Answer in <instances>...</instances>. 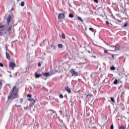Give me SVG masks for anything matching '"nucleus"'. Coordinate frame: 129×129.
<instances>
[{
	"mask_svg": "<svg viewBox=\"0 0 129 129\" xmlns=\"http://www.w3.org/2000/svg\"><path fill=\"white\" fill-rule=\"evenodd\" d=\"M89 30H90V31H91V32H94V31H93V28H89Z\"/></svg>",
	"mask_w": 129,
	"mask_h": 129,
	"instance_id": "obj_24",
	"label": "nucleus"
},
{
	"mask_svg": "<svg viewBox=\"0 0 129 129\" xmlns=\"http://www.w3.org/2000/svg\"><path fill=\"white\" fill-rule=\"evenodd\" d=\"M6 54L7 59H8V60H10V59H11V56L8 52H6Z\"/></svg>",
	"mask_w": 129,
	"mask_h": 129,
	"instance_id": "obj_11",
	"label": "nucleus"
},
{
	"mask_svg": "<svg viewBox=\"0 0 129 129\" xmlns=\"http://www.w3.org/2000/svg\"><path fill=\"white\" fill-rule=\"evenodd\" d=\"M9 68H11L12 70H14V68L15 67H17V64H16V63L13 61H11L9 63Z\"/></svg>",
	"mask_w": 129,
	"mask_h": 129,
	"instance_id": "obj_4",
	"label": "nucleus"
},
{
	"mask_svg": "<svg viewBox=\"0 0 129 129\" xmlns=\"http://www.w3.org/2000/svg\"><path fill=\"white\" fill-rule=\"evenodd\" d=\"M119 129H125V128L124 126H123V125H121L119 126Z\"/></svg>",
	"mask_w": 129,
	"mask_h": 129,
	"instance_id": "obj_18",
	"label": "nucleus"
},
{
	"mask_svg": "<svg viewBox=\"0 0 129 129\" xmlns=\"http://www.w3.org/2000/svg\"><path fill=\"white\" fill-rule=\"evenodd\" d=\"M35 76L36 78H39L40 77L42 76V75L38 74L37 73H35Z\"/></svg>",
	"mask_w": 129,
	"mask_h": 129,
	"instance_id": "obj_12",
	"label": "nucleus"
},
{
	"mask_svg": "<svg viewBox=\"0 0 129 129\" xmlns=\"http://www.w3.org/2000/svg\"><path fill=\"white\" fill-rule=\"evenodd\" d=\"M42 75L45 77H49V76H50V74L49 73H42Z\"/></svg>",
	"mask_w": 129,
	"mask_h": 129,
	"instance_id": "obj_10",
	"label": "nucleus"
},
{
	"mask_svg": "<svg viewBox=\"0 0 129 129\" xmlns=\"http://www.w3.org/2000/svg\"><path fill=\"white\" fill-rule=\"evenodd\" d=\"M94 58H96V56H94Z\"/></svg>",
	"mask_w": 129,
	"mask_h": 129,
	"instance_id": "obj_39",
	"label": "nucleus"
},
{
	"mask_svg": "<svg viewBox=\"0 0 129 129\" xmlns=\"http://www.w3.org/2000/svg\"><path fill=\"white\" fill-rule=\"evenodd\" d=\"M87 98H89L90 97V95H88L87 96Z\"/></svg>",
	"mask_w": 129,
	"mask_h": 129,
	"instance_id": "obj_35",
	"label": "nucleus"
},
{
	"mask_svg": "<svg viewBox=\"0 0 129 129\" xmlns=\"http://www.w3.org/2000/svg\"><path fill=\"white\" fill-rule=\"evenodd\" d=\"M70 72L72 75H74L75 76H78V73L75 71V70L72 69L70 70Z\"/></svg>",
	"mask_w": 129,
	"mask_h": 129,
	"instance_id": "obj_5",
	"label": "nucleus"
},
{
	"mask_svg": "<svg viewBox=\"0 0 129 129\" xmlns=\"http://www.w3.org/2000/svg\"><path fill=\"white\" fill-rule=\"evenodd\" d=\"M27 97H29L27 99V100H28V101H33V104H35V103H36V101L32 98V95L31 94H28L27 95Z\"/></svg>",
	"mask_w": 129,
	"mask_h": 129,
	"instance_id": "obj_3",
	"label": "nucleus"
},
{
	"mask_svg": "<svg viewBox=\"0 0 129 129\" xmlns=\"http://www.w3.org/2000/svg\"><path fill=\"white\" fill-rule=\"evenodd\" d=\"M0 67H4V64L2 62H0Z\"/></svg>",
	"mask_w": 129,
	"mask_h": 129,
	"instance_id": "obj_25",
	"label": "nucleus"
},
{
	"mask_svg": "<svg viewBox=\"0 0 129 129\" xmlns=\"http://www.w3.org/2000/svg\"><path fill=\"white\" fill-rule=\"evenodd\" d=\"M88 53H90V51H88Z\"/></svg>",
	"mask_w": 129,
	"mask_h": 129,
	"instance_id": "obj_40",
	"label": "nucleus"
},
{
	"mask_svg": "<svg viewBox=\"0 0 129 129\" xmlns=\"http://www.w3.org/2000/svg\"><path fill=\"white\" fill-rule=\"evenodd\" d=\"M20 0H17L18 2H19Z\"/></svg>",
	"mask_w": 129,
	"mask_h": 129,
	"instance_id": "obj_41",
	"label": "nucleus"
},
{
	"mask_svg": "<svg viewBox=\"0 0 129 129\" xmlns=\"http://www.w3.org/2000/svg\"><path fill=\"white\" fill-rule=\"evenodd\" d=\"M118 82V81H117V79H115L113 82V84L116 85L117 84Z\"/></svg>",
	"mask_w": 129,
	"mask_h": 129,
	"instance_id": "obj_17",
	"label": "nucleus"
},
{
	"mask_svg": "<svg viewBox=\"0 0 129 129\" xmlns=\"http://www.w3.org/2000/svg\"><path fill=\"white\" fill-rule=\"evenodd\" d=\"M20 98L19 94V88L17 86H14L10 90V93L8 96V100H13Z\"/></svg>",
	"mask_w": 129,
	"mask_h": 129,
	"instance_id": "obj_1",
	"label": "nucleus"
},
{
	"mask_svg": "<svg viewBox=\"0 0 129 129\" xmlns=\"http://www.w3.org/2000/svg\"><path fill=\"white\" fill-rule=\"evenodd\" d=\"M110 69L111 70H114L115 69V67H113V66H112L111 68H110Z\"/></svg>",
	"mask_w": 129,
	"mask_h": 129,
	"instance_id": "obj_22",
	"label": "nucleus"
},
{
	"mask_svg": "<svg viewBox=\"0 0 129 129\" xmlns=\"http://www.w3.org/2000/svg\"><path fill=\"white\" fill-rule=\"evenodd\" d=\"M94 2L97 4V3H98V0H94Z\"/></svg>",
	"mask_w": 129,
	"mask_h": 129,
	"instance_id": "obj_29",
	"label": "nucleus"
},
{
	"mask_svg": "<svg viewBox=\"0 0 129 129\" xmlns=\"http://www.w3.org/2000/svg\"><path fill=\"white\" fill-rule=\"evenodd\" d=\"M104 53H105L106 54H107L108 53V51L107 50H104Z\"/></svg>",
	"mask_w": 129,
	"mask_h": 129,
	"instance_id": "obj_28",
	"label": "nucleus"
},
{
	"mask_svg": "<svg viewBox=\"0 0 129 129\" xmlns=\"http://www.w3.org/2000/svg\"><path fill=\"white\" fill-rule=\"evenodd\" d=\"M64 89L66 90V91H67V92H68L69 93H71V89H70V88H69V87L68 86H66L64 88Z\"/></svg>",
	"mask_w": 129,
	"mask_h": 129,
	"instance_id": "obj_9",
	"label": "nucleus"
},
{
	"mask_svg": "<svg viewBox=\"0 0 129 129\" xmlns=\"http://www.w3.org/2000/svg\"><path fill=\"white\" fill-rule=\"evenodd\" d=\"M124 27H127V24H125L123 26Z\"/></svg>",
	"mask_w": 129,
	"mask_h": 129,
	"instance_id": "obj_36",
	"label": "nucleus"
},
{
	"mask_svg": "<svg viewBox=\"0 0 129 129\" xmlns=\"http://www.w3.org/2000/svg\"><path fill=\"white\" fill-rule=\"evenodd\" d=\"M61 38L62 39H65L66 37H65V34H64V33H62L61 35Z\"/></svg>",
	"mask_w": 129,
	"mask_h": 129,
	"instance_id": "obj_20",
	"label": "nucleus"
},
{
	"mask_svg": "<svg viewBox=\"0 0 129 129\" xmlns=\"http://www.w3.org/2000/svg\"><path fill=\"white\" fill-rule=\"evenodd\" d=\"M63 97H64L63 96V95L60 94V95H59V98H63Z\"/></svg>",
	"mask_w": 129,
	"mask_h": 129,
	"instance_id": "obj_26",
	"label": "nucleus"
},
{
	"mask_svg": "<svg viewBox=\"0 0 129 129\" xmlns=\"http://www.w3.org/2000/svg\"><path fill=\"white\" fill-rule=\"evenodd\" d=\"M58 48H59L60 49H61V48H63V45H62V44H59L58 45Z\"/></svg>",
	"mask_w": 129,
	"mask_h": 129,
	"instance_id": "obj_14",
	"label": "nucleus"
},
{
	"mask_svg": "<svg viewBox=\"0 0 129 129\" xmlns=\"http://www.w3.org/2000/svg\"><path fill=\"white\" fill-rule=\"evenodd\" d=\"M2 86H3V80H0V89L2 88Z\"/></svg>",
	"mask_w": 129,
	"mask_h": 129,
	"instance_id": "obj_16",
	"label": "nucleus"
},
{
	"mask_svg": "<svg viewBox=\"0 0 129 129\" xmlns=\"http://www.w3.org/2000/svg\"><path fill=\"white\" fill-rule=\"evenodd\" d=\"M24 109H26L27 110V109H28V108H29V107L28 106H27L26 107H24Z\"/></svg>",
	"mask_w": 129,
	"mask_h": 129,
	"instance_id": "obj_27",
	"label": "nucleus"
},
{
	"mask_svg": "<svg viewBox=\"0 0 129 129\" xmlns=\"http://www.w3.org/2000/svg\"><path fill=\"white\" fill-rule=\"evenodd\" d=\"M21 7H24V6H25V3H24V2H21Z\"/></svg>",
	"mask_w": 129,
	"mask_h": 129,
	"instance_id": "obj_21",
	"label": "nucleus"
},
{
	"mask_svg": "<svg viewBox=\"0 0 129 129\" xmlns=\"http://www.w3.org/2000/svg\"><path fill=\"white\" fill-rule=\"evenodd\" d=\"M11 31H12V25H8L6 32H5V34H8L9 35H10V34H11Z\"/></svg>",
	"mask_w": 129,
	"mask_h": 129,
	"instance_id": "obj_2",
	"label": "nucleus"
},
{
	"mask_svg": "<svg viewBox=\"0 0 129 129\" xmlns=\"http://www.w3.org/2000/svg\"><path fill=\"white\" fill-rule=\"evenodd\" d=\"M0 36H3V32H0Z\"/></svg>",
	"mask_w": 129,
	"mask_h": 129,
	"instance_id": "obj_37",
	"label": "nucleus"
},
{
	"mask_svg": "<svg viewBox=\"0 0 129 129\" xmlns=\"http://www.w3.org/2000/svg\"><path fill=\"white\" fill-rule=\"evenodd\" d=\"M111 129H113V125H111Z\"/></svg>",
	"mask_w": 129,
	"mask_h": 129,
	"instance_id": "obj_34",
	"label": "nucleus"
},
{
	"mask_svg": "<svg viewBox=\"0 0 129 129\" xmlns=\"http://www.w3.org/2000/svg\"><path fill=\"white\" fill-rule=\"evenodd\" d=\"M38 67H41V62L38 63Z\"/></svg>",
	"mask_w": 129,
	"mask_h": 129,
	"instance_id": "obj_31",
	"label": "nucleus"
},
{
	"mask_svg": "<svg viewBox=\"0 0 129 129\" xmlns=\"http://www.w3.org/2000/svg\"><path fill=\"white\" fill-rule=\"evenodd\" d=\"M77 20H79V21H81V17L77 16L76 17Z\"/></svg>",
	"mask_w": 129,
	"mask_h": 129,
	"instance_id": "obj_19",
	"label": "nucleus"
},
{
	"mask_svg": "<svg viewBox=\"0 0 129 129\" xmlns=\"http://www.w3.org/2000/svg\"><path fill=\"white\" fill-rule=\"evenodd\" d=\"M65 18V14L64 13L59 14L58 15V20H63Z\"/></svg>",
	"mask_w": 129,
	"mask_h": 129,
	"instance_id": "obj_6",
	"label": "nucleus"
},
{
	"mask_svg": "<svg viewBox=\"0 0 129 129\" xmlns=\"http://www.w3.org/2000/svg\"><path fill=\"white\" fill-rule=\"evenodd\" d=\"M15 106H17V107H21V105H18L17 104H15Z\"/></svg>",
	"mask_w": 129,
	"mask_h": 129,
	"instance_id": "obj_30",
	"label": "nucleus"
},
{
	"mask_svg": "<svg viewBox=\"0 0 129 129\" xmlns=\"http://www.w3.org/2000/svg\"><path fill=\"white\" fill-rule=\"evenodd\" d=\"M69 18L73 19V18H74V15L73 14L71 13L69 14Z\"/></svg>",
	"mask_w": 129,
	"mask_h": 129,
	"instance_id": "obj_13",
	"label": "nucleus"
},
{
	"mask_svg": "<svg viewBox=\"0 0 129 129\" xmlns=\"http://www.w3.org/2000/svg\"><path fill=\"white\" fill-rule=\"evenodd\" d=\"M6 30L5 26L3 23H0V32H3Z\"/></svg>",
	"mask_w": 129,
	"mask_h": 129,
	"instance_id": "obj_7",
	"label": "nucleus"
},
{
	"mask_svg": "<svg viewBox=\"0 0 129 129\" xmlns=\"http://www.w3.org/2000/svg\"><path fill=\"white\" fill-rule=\"evenodd\" d=\"M81 22H83V20L82 19H81Z\"/></svg>",
	"mask_w": 129,
	"mask_h": 129,
	"instance_id": "obj_38",
	"label": "nucleus"
},
{
	"mask_svg": "<svg viewBox=\"0 0 129 129\" xmlns=\"http://www.w3.org/2000/svg\"><path fill=\"white\" fill-rule=\"evenodd\" d=\"M110 99L112 102H115L114 99H113V97H111Z\"/></svg>",
	"mask_w": 129,
	"mask_h": 129,
	"instance_id": "obj_23",
	"label": "nucleus"
},
{
	"mask_svg": "<svg viewBox=\"0 0 129 129\" xmlns=\"http://www.w3.org/2000/svg\"><path fill=\"white\" fill-rule=\"evenodd\" d=\"M20 103H22L23 102V99H20Z\"/></svg>",
	"mask_w": 129,
	"mask_h": 129,
	"instance_id": "obj_33",
	"label": "nucleus"
},
{
	"mask_svg": "<svg viewBox=\"0 0 129 129\" xmlns=\"http://www.w3.org/2000/svg\"><path fill=\"white\" fill-rule=\"evenodd\" d=\"M113 47L115 48V49H114L115 51H118V50H119V47H116L114 46H113Z\"/></svg>",
	"mask_w": 129,
	"mask_h": 129,
	"instance_id": "obj_15",
	"label": "nucleus"
},
{
	"mask_svg": "<svg viewBox=\"0 0 129 129\" xmlns=\"http://www.w3.org/2000/svg\"><path fill=\"white\" fill-rule=\"evenodd\" d=\"M106 24L107 25H109V22L108 21H106Z\"/></svg>",
	"mask_w": 129,
	"mask_h": 129,
	"instance_id": "obj_32",
	"label": "nucleus"
},
{
	"mask_svg": "<svg viewBox=\"0 0 129 129\" xmlns=\"http://www.w3.org/2000/svg\"><path fill=\"white\" fill-rule=\"evenodd\" d=\"M11 21H12V17H11V15H9L7 18V24L9 26H10V23H11Z\"/></svg>",
	"mask_w": 129,
	"mask_h": 129,
	"instance_id": "obj_8",
	"label": "nucleus"
}]
</instances>
